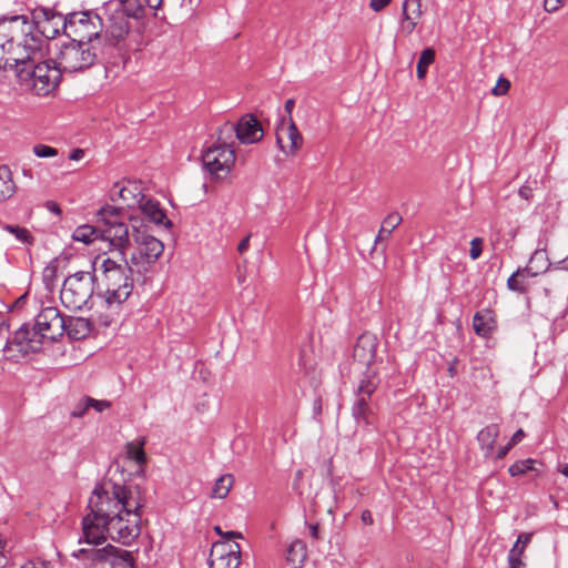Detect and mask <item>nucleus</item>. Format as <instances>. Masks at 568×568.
Here are the masks:
<instances>
[{
  "label": "nucleus",
  "mask_w": 568,
  "mask_h": 568,
  "mask_svg": "<svg viewBox=\"0 0 568 568\" xmlns=\"http://www.w3.org/2000/svg\"><path fill=\"white\" fill-rule=\"evenodd\" d=\"M90 498V513L82 518V541L98 546L112 540L130 546L141 534L142 510L145 506V490L140 485H120L109 481L95 486Z\"/></svg>",
  "instance_id": "obj_1"
},
{
  "label": "nucleus",
  "mask_w": 568,
  "mask_h": 568,
  "mask_svg": "<svg viewBox=\"0 0 568 568\" xmlns=\"http://www.w3.org/2000/svg\"><path fill=\"white\" fill-rule=\"evenodd\" d=\"M100 270L101 278L98 276L95 297L101 300V306L108 313H101L98 322L101 326L109 327L114 321L115 314L122 304L131 296L133 290V266L126 256L124 260L105 257L102 260Z\"/></svg>",
  "instance_id": "obj_2"
},
{
  "label": "nucleus",
  "mask_w": 568,
  "mask_h": 568,
  "mask_svg": "<svg viewBox=\"0 0 568 568\" xmlns=\"http://www.w3.org/2000/svg\"><path fill=\"white\" fill-rule=\"evenodd\" d=\"M100 256H97L92 263V270L95 272V265ZM98 275L95 273L79 271L69 275L60 292V300L64 307L78 311L82 307L91 310L94 305L93 296H95Z\"/></svg>",
  "instance_id": "obj_3"
},
{
  "label": "nucleus",
  "mask_w": 568,
  "mask_h": 568,
  "mask_svg": "<svg viewBox=\"0 0 568 568\" xmlns=\"http://www.w3.org/2000/svg\"><path fill=\"white\" fill-rule=\"evenodd\" d=\"M67 14L58 12L52 8L37 7L31 12L30 27H27L31 34L27 43L30 52L40 51L44 40H53L62 32L65 36Z\"/></svg>",
  "instance_id": "obj_4"
},
{
  "label": "nucleus",
  "mask_w": 568,
  "mask_h": 568,
  "mask_svg": "<svg viewBox=\"0 0 568 568\" xmlns=\"http://www.w3.org/2000/svg\"><path fill=\"white\" fill-rule=\"evenodd\" d=\"M57 59L63 71L73 73L91 68L97 61L105 62L108 58L104 48L98 44L70 40L60 44Z\"/></svg>",
  "instance_id": "obj_5"
},
{
  "label": "nucleus",
  "mask_w": 568,
  "mask_h": 568,
  "mask_svg": "<svg viewBox=\"0 0 568 568\" xmlns=\"http://www.w3.org/2000/svg\"><path fill=\"white\" fill-rule=\"evenodd\" d=\"M73 558L82 559L87 568H138L131 551L108 544L103 548H80Z\"/></svg>",
  "instance_id": "obj_6"
},
{
  "label": "nucleus",
  "mask_w": 568,
  "mask_h": 568,
  "mask_svg": "<svg viewBox=\"0 0 568 568\" xmlns=\"http://www.w3.org/2000/svg\"><path fill=\"white\" fill-rule=\"evenodd\" d=\"M122 209L104 205L97 212V222L102 223V240L114 247L115 254L120 260H124L125 250L131 245L129 226L121 221Z\"/></svg>",
  "instance_id": "obj_7"
},
{
  "label": "nucleus",
  "mask_w": 568,
  "mask_h": 568,
  "mask_svg": "<svg viewBox=\"0 0 568 568\" xmlns=\"http://www.w3.org/2000/svg\"><path fill=\"white\" fill-rule=\"evenodd\" d=\"M67 23L65 37L69 40L101 47L103 22L99 14L91 11L70 12Z\"/></svg>",
  "instance_id": "obj_8"
},
{
  "label": "nucleus",
  "mask_w": 568,
  "mask_h": 568,
  "mask_svg": "<svg viewBox=\"0 0 568 568\" xmlns=\"http://www.w3.org/2000/svg\"><path fill=\"white\" fill-rule=\"evenodd\" d=\"M204 170L212 180L224 181L235 165V151L223 135V139L209 146L201 155Z\"/></svg>",
  "instance_id": "obj_9"
},
{
  "label": "nucleus",
  "mask_w": 568,
  "mask_h": 568,
  "mask_svg": "<svg viewBox=\"0 0 568 568\" xmlns=\"http://www.w3.org/2000/svg\"><path fill=\"white\" fill-rule=\"evenodd\" d=\"M65 318L57 307L42 308L32 327L33 336H38L37 344L41 345L45 338L50 342L59 341L65 332Z\"/></svg>",
  "instance_id": "obj_10"
},
{
  "label": "nucleus",
  "mask_w": 568,
  "mask_h": 568,
  "mask_svg": "<svg viewBox=\"0 0 568 568\" xmlns=\"http://www.w3.org/2000/svg\"><path fill=\"white\" fill-rule=\"evenodd\" d=\"M233 133H235L236 139L242 144L257 143L264 135L262 124L252 113L242 115L236 124L230 121L224 122L223 125L219 128V140L221 141L223 135L230 140Z\"/></svg>",
  "instance_id": "obj_11"
},
{
  "label": "nucleus",
  "mask_w": 568,
  "mask_h": 568,
  "mask_svg": "<svg viewBox=\"0 0 568 568\" xmlns=\"http://www.w3.org/2000/svg\"><path fill=\"white\" fill-rule=\"evenodd\" d=\"M139 246V252L133 253L130 263L135 266L138 274H145L150 266L154 264L164 251L163 243L153 235L145 234L134 241Z\"/></svg>",
  "instance_id": "obj_12"
},
{
  "label": "nucleus",
  "mask_w": 568,
  "mask_h": 568,
  "mask_svg": "<svg viewBox=\"0 0 568 568\" xmlns=\"http://www.w3.org/2000/svg\"><path fill=\"white\" fill-rule=\"evenodd\" d=\"M27 27H30V19L27 16H11L0 18V36L9 42L10 48L17 42L30 52L27 40L31 37Z\"/></svg>",
  "instance_id": "obj_13"
},
{
  "label": "nucleus",
  "mask_w": 568,
  "mask_h": 568,
  "mask_svg": "<svg viewBox=\"0 0 568 568\" xmlns=\"http://www.w3.org/2000/svg\"><path fill=\"white\" fill-rule=\"evenodd\" d=\"M379 383L381 378L377 369H365L358 381L357 387L354 389V399L351 409L372 406V398L376 393Z\"/></svg>",
  "instance_id": "obj_14"
},
{
  "label": "nucleus",
  "mask_w": 568,
  "mask_h": 568,
  "mask_svg": "<svg viewBox=\"0 0 568 568\" xmlns=\"http://www.w3.org/2000/svg\"><path fill=\"white\" fill-rule=\"evenodd\" d=\"M32 72L36 73L32 88L38 95L51 93L59 85L62 78L61 68L50 65L48 61L37 63Z\"/></svg>",
  "instance_id": "obj_15"
},
{
  "label": "nucleus",
  "mask_w": 568,
  "mask_h": 568,
  "mask_svg": "<svg viewBox=\"0 0 568 568\" xmlns=\"http://www.w3.org/2000/svg\"><path fill=\"white\" fill-rule=\"evenodd\" d=\"M276 144L285 154H295L303 144V136L298 131L293 118L286 124V118L283 115L276 126Z\"/></svg>",
  "instance_id": "obj_16"
},
{
  "label": "nucleus",
  "mask_w": 568,
  "mask_h": 568,
  "mask_svg": "<svg viewBox=\"0 0 568 568\" xmlns=\"http://www.w3.org/2000/svg\"><path fill=\"white\" fill-rule=\"evenodd\" d=\"M110 24L102 32L101 47L104 48V54L108 58L111 52L122 42L129 33V22L119 16V11L110 17Z\"/></svg>",
  "instance_id": "obj_17"
},
{
  "label": "nucleus",
  "mask_w": 568,
  "mask_h": 568,
  "mask_svg": "<svg viewBox=\"0 0 568 568\" xmlns=\"http://www.w3.org/2000/svg\"><path fill=\"white\" fill-rule=\"evenodd\" d=\"M136 203L146 221L159 226L162 225L165 229H171L173 226V223L168 219L165 210L161 206L158 200L146 196L139 191V199L136 200Z\"/></svg>",
  "instance_id": "obj_18"
},
{
  "label": "nucleus",
  "mask_w": 568,
  "mask_h": 568,
  "mask_svg": "<svg viewBox=\"0 0 568 568\" xmlns=\"http://www.w3.org/2000/svg\"><path fill=\"white\" fill-rule=\"evenodd\" d=\"M378 338L376 335L365 332L357 337L354 345L353 357L366 365V369L374 368L372 365L376 359Z\"/></svg>",
  "instance_id": "obj_19"
},
{
  "label": "nucleus",
  "mask_w": 568,
  "mask_h": 568,
  "mask_svg": "<svg viewBox=\"0 0 568 568\" xmlns=\"http://www.w3.org/2000/svg\"><path fill=\"white\" fill-rule=\"evenodd\" d=\"M422 0H404L402 6L400 30L405 36H410L417 20L422 17Z\"/></svg>",
  "instance_id": "obj_20"
},
{
  "label": "nucleus",
  "mask_w": 568,
  "mask_h": 568,
  "mask_svg": "<svg viewBox=\"0 0 568 568\" xmlns=\"http://www.w3.org/2000/svg\"><path fill=\"white\" fill-rule=\"evenodd\" d=\"M473 328L475 333L484 338H488L497 329L496 315L491 310L476 312L473 317Z\"/></svg>",
  "instance_id": "obj_21"
},
{
  "label": "nucleus",
  "mask_w": 568,
  "mask_h": 568,
  "mask_svg": "<svg viewBox=\"0 0 568 568\" xmlns=\"http://www.w3.org/2000/svg\"><path fill=\"white\" fill-rule=\"evenodd\" d=\"M31 52H28L30 54ZM8 67L16 69V75L21 84H24L27 87L32 85L34 80V74L32 72L33 67H37V64L33 62V60L30 58V55H27L24 58H13L10 61V64Z\"/></svg>",
  "instance_id": "obj_22"
},
{
  "label": "nucleus",
  "mask_w": 568,
  "mask_h": 568,
  "mask_svg": "<svg viewBox=\"0 0 568 568\" xmlns=\"http://www.w3.org/2000/svg\"><path fill=\"white\" fill-rule=\"evenodd\" d=\"M93 329V324L90 320L84 317H67L65 332L71 339L80 341L90 335Z\"/></svg>",
  "instance_id": "obj_23"
},
{
  "label": "nucleus",
  "mask_w": 568,
  "mask_h": 568,
  "mask_svg": "<svg viewBox=\"0 0 568 568\" xmlns=\"http://www.w3.org/2000/svg\"><path fill=\"white\" fill-rule=\"evenodd\" d=\"M528 471L534 473L532 480H536L537 478L541 477L545 473V465L544 463L534 459V458H527L517 460L513 465L509 466L508 473L511 477H517L527 474Z\"/></svg>",
  "instance_id": "obj_24"
},
{
  "label": "nucleus",
  "mask_w": 568,
  "mask_h": 568,
  "mask_svg": "<svg viewBox=\"0 0 568 568\" xmlns=\"http://www.w3.org/2000/svg\"><path fill=\"white\" fill-rule=\"evenodd\" d=\"M241 550L240 545L236 541H215L211 547V551L209 555L207 564L209 567L215 562L217 568H223V561H220V558L224 556H230L233 552H239Z\"/></svg>",
  "instance_id": "obj_25"
},
{
  "label": "nucleus",
  "mask_w": 568,
  "mask_h": 568,
  "mask_svg": "<svg viewBox=\"0 0 568 568\" xmlns=\"http://www.w3.org/2000/svg\"><path fill=\"white\" fill-rule=\"evenodd\" d=\"M499 436V426L497 424H490L484 427L477 434V440L481 449H486L485 456L487 457L495 448V443Z\"/></svg>",
  "instance_id": "obj_26"
},
{
  "label": "nucleus",
  "mask_w": 568,
  "mask_h": 568,
  "mask_svg": "<svg viewBox=\"0 0 568 568\" xmlns=\"http://www.w3.org/2000/svg\"><path fill=\"white\" fill-rule=\"evenodd\" d=\"M102 240V227L83 224L78 226L72 233V240L82 242L87 245L93 243L95 240Z\"/></svg>",
  "instance_id": "obj_27"
},
{
  "label": "nucleus",
  "mask_w": 568,
  "mask_h": 568,
  "mask_svg": "<svg viewBox=\"0 0 568 568\" xmlns=\"http://www.w3.org/2000/svg\"><path fill=\"white\" fill-rule=\"evenodd\" d=\"M146 444L145 437H140L136 440H132L125 444V455L128 459L133 460L139 466L146 464V454L144 446Z\"/></svg>",
  "instance_id": "obj_28"
},
{
  "label": "nucleus",
  "mask_w": 568,
  "mask_h": 568,
  "mask_svg": "<svg viewBox=\"0 0 568 568\" xmlns=\"http://www.w3.org/2000/svg\"><path fill=\"white\" fill-rule=\"evenodd\" d=\"M306 558L307 550L305 542L298 539L293 541L287 549L286 561L293 568H301L304 565Z\"/></svg>",
  "instance_id": "obj_29"
},
{
  "label": "nucleus",
  "mask_w": 568,
  "mask_h": 568,
  "mask_svg": "<svg viewBox=\"0 0 568 568\" xmlns=\"http://www.w3.org/2000/svg\"><path fill=\"white\" fill-rule=\"evenodd\" d=\"M351 413L358 427H362L365 430H371V428L375 427L377 416L374 412L373 405L365 408L351 409Z\"/></svg>",
  "instance_id": "obj_30"
},
{
  "label": "nucleus",
  "mask_w": 568,
  "mask_h": 568,
  "mask_svg": "<svg viewBox=\"0 0 568 568\" xmlns=\"http://www.w3.org/2000/svg\"><path fill=\"white\" fill-rule=\"evenodd\" d=\"M16 192V184L8 165H0V201L10 199Z\"/></svg>",
  "instance_id": "obj_31"
},
{
  "label": "nucleus",
  "mask_w": 568,
  "mask_h": 568,
  "mask_svg": "<svg viewBox=\"0 0 568 568\" xmlns=\"http://www.w3.org/2000/svg\"><path fill=\"white\" fill-rule=\"evenodd\" d=\"M36 337L37 336H33V331L30 329L29 324L24 323L14 332V335L11 339L14 345L22 346L23 344H27L29 348L37 351L41 345H33V343H37Z\"/></svg>",
  "instance_id": "obj_32"
},
{
  "label": "nucleus",
  "mask_w": 568,
  "mask_h": 568,
  "mask_svg": "<svg viewBox=\"0 0 568 568\" xmlns=\"http://www.w3.org/2000/svg\"><path fill=\"white\" fill-rule=\"evenodd\" d=\"M233 484H234L233 475L224 474V475L220 476L215 480V484L213 486L212 497L220 498V499L225 498L229 495Z\"/></svg>",
  "instance_id": "obj_33"
},
{
  "label": "nucleus",
  "mask_w": 568,
  "mask_h": 568,
  "mask_svg": "<svg viewBox=\"0 0 568 568\" xmlns=\"http://www.w3.org/2000/svg\"><path fill=\"white\" fill-rule=\"evenodd\" d=\"M402 223V216L398 213L388 214L382 222V227L375 239V243L389 236L392 232Z\"/></svg>",
  "instance_id": "obj_34"
},
{
  "label": "nucleus",
  "mask_w": 568,
  "mask_h": 568,
  "mask_svg": "<svg viewBox=\"0 0 568 568\" xmlns=\"http://www.w3.org/2000/svg\"><path fill=\"white\" fill-rule=\"evenodd\" d=\"M435 61V50L433 48H426L422 51L417 62V78L419 80L425 79L428 67Z\"/></svg>",
  "instance_id": "obj_35"
},
{
  "label": "nucleus",
  "mask_w": 568,
  "mask_h": 568,
  "mask_svg": "<svg viewBox=\"0 0 568 568\" xmlns=\"http://www.w3.org/2000/svg\"><path fill=\"white\" fill-rule=\"evenodd\" d=\"M115 11H119V16L123 17L124 19H140L144 17V10L142 8V4L139 3L138 0H130L129 3H125V6H122L120 9H116Z\"/></svg>",
  "instance_id": "obj_36"
},
{
  "label": "nucleus",
  "mask_w": 568,
  "mask_h": 568,
  "mask_svg": "<svg viewBox=\"0 0 568 568\" xmlns=\"http://www.w3.org/2000/svg\"><path fill=\"white\" fill-rule=\"evenodd\" d=\"M529 264H532L541 273H546L551 263L548 258L546 250H536L529 258Z\"/></svg>",
  "instance_id": "obj_37"
},
{
  "label": "nucleus",
  "mask_w": 568,
  "mask_h": 568,
  "mask_svg": "<svg viewBox=\"0 0 568 568\" xmlns=\"http://www.w3.org/2000/svg\"><path fill=\"white\" fill-rule=\"evenodd\" d=\"M3 230L13 234L17 240H19L20 242H22L24 244L32 245L34 242V237L26 227H21L19 225H12V224H4Z\"/></svg>",
  "instance_id": "obj_38"
},
{
  "label": "nucleus",
  "mask_w": 568,
  "mask_h": 568,
  "mask_svg": "<svg viewBox=\"0 0 568 568\" xmlns=\"http://www.w3.org/2000/svg\"><path fill=\"white\" fill-rule=\"evenodd\" d=\"M129 221L132 229V237L134 241L148 234V225L145 224L144 216L141 217L136 215H131L129 216Z\"/></svg>",
  "instance_id": "obj_39"
},
{
  "label": "nucleus",
  "mask_w": 568,
  "mask_h": 568,
  "mask_svg": "<svg viewBox=\"0 0 568 568\" xmlns=\"http://www.w3.org/2000/svg\"><path fill=\"white\" fill-rule=\"evenodd\" d=\"M534 532H520L509 554L523 557L526 547L530 544Z\"/></svg>",
  "instance_id": "obj_40"
},
{
  "label": "nucleus",
  "mask_w": 568,
  "mask_h": 568,
  "mask_svg": "<svg viewBox=\"0 0 568 568\" xmlns=\"http://www.w3.org/2000/svg\"><path fill=\"white\" fill-rule=\"evenodd\" d=\"M521 276V271H515L507 280V288L511 292L519 294L527 293V286L518 280Z\"/></svg>",
  "instance_id": "obj_41"
},
{
  "label": "nucleus",
  "mask_w": 568,
  "mask_h": 568,
  "mask_svg": "<svg viewBox=\"0 0 568 568\" xmlns=\"http://www.w3.org/2000/svg\"><path fill=\"white\" fill-rule=\"evenodd\" d=\"M33 153L38 158H52L58 155V150L53 146L47 145V144H36L33 146Z\"/></svg>",
  "instance_id": "obj_42"
},
{
  "label": "nucleus",
  "mask_w": 568,
  "mask_h": 568,
  "mask_svg": "<svg viewBox=\"0 0 568 568\" xmlns=\"http://www.w3.org/2000/svg\"><path fill=\"white\" fill-rule=\"evenodd\" d=\"M9 42L0 36V69H6L10 64L11 59L7 58L6 54L11 51Z\"/></svg>",
  "instance_id": "obj_43"
},
{
  "label": "nucleus",
  "mask_w": 568,
  "mask_h": 568,
  "mask_svg": "<svg viewBox=\"0 0 568 568\" xmlns=\"http://www.w3.org/2000/svg\"><path fill=\"white\" fill-rule=\"evenodd\" d=\"M88 397L89 396L82 397L75 404L74 408L71 412V417H73V418H81V417H83L87 414V412L90 408V405H89V402H88Z\"/></svg>",
  "instance_id": "obj_44"
},
{
  "label": "nucleus",
  "mask_w": 568,
  "mask_h": 568,
  "mask_svg": "<svg viewBox=\"0 0 568 568\" xmlns=\"http://www.w3.org/2000/svg\"><path fill=\"white\" fill-rule=\"evenodd\" d=\"M510 88V82L508 79L500 77L496 83V85L491 89V93L496 97L504 95L508 92Z\"/></svg>",
  "instance_id": "obj_45"
},
{
  "label": "nucleus",
  "mask_w": 568,
  "mask_h": 568,
  "mask_svg": "<svg viewBox=\"0 0 568 568\" xmlns=\"http://www.w3.org/2000/svg\"><path fill=\"white\" fill-rule=\"evenodd\" d=\"M483 252V240L480 237H475L470 242L469 256L471 260H477Z\"/></svg>",
  "instance_id": "obj_46"
},
{
  "label": "nucleus",
  "mask_w": 568,
  "mask_h": 568,
  "mask_svg": "<svg viewBox=\"0 0 568 568\" xmlns=\"http://www.w3.org/2000/svg\"><path fill=\"white\" fill-rule=\"evenodd\" d=\"M88 402H89L90 408H93L99 413L103 412L104 409L110 408L112 405L110 400H105V399L100 400V399L92 398L90 396L88 397Z\"/></svg>",
  "instance_id": "obj_47"
},
{
  "label": "nucleus",
  "mask_w": 568,
  "mask_h": 568,
  "mask_svg": "<svg viewBox=\"0 0 568 568\" xmlns=\"http://www.w3.org/2000/svg\"><path fill=\"white\" fill-rule=\"evenodd\" d=\"M55 261H52L43 271V281L48 284L49 281H53L57 277L58 266Z\"/></svg>",
  "instance_id": "obj_48"
},
{
  "label": "nucleus",
  "mask_w": 568,
  "mask_h": 568,
  "mask_svg": "<svg viewBox=\"0 0 568 568\" xmlns=\"http://www.w3.org/2000/svg\"><path fill=\"white\" fill-rule=\"evenodd\" d=\"M517 271H521V276H538L539 274H542L540 270H537L532 264H527L525 267H518Z\"/></svg>",
  "instance_id": "obj_49"
},
{
  "label": "nucleus",
  "mask_w": 568,
  "mask_h": 568,
  "mask_svg": "<svg viewBox=\"0 0 568 568\" xmlns=\"http://www.w3.org/2000/svg\"><path fill=\"white\" fill-rule=\"evenodd\" d=\"M507 560L509 566L508 568H523L525 566L520 556L508 554Z\"/></svg>",
  "instance_id": "obj_50"
},
{
  "label": "nucleus",
  "mask_w": 568,
  "mask_h": 568,
  "mask_svg": "<svg viewBox=\"0 0 568 568\" xmlns=\"http://www.w3.org/2000/svg\"><path fill=\"white\" fill-rule=\"evenodd\" d=\"M564 2L561 0H544V8L547 12L557 11Z\"/></svg>",
  "instance_id": "obj_51"
},
{
  "label": "nucleus",
  "mask_w": 568,
  "mask_h": 568,
  "mask_svg": "<svg viewBox=\"0 0 568 568\" xmlns=\"http://www.w3.org/2000/svg\"><path fill=\"white\" fill-rule=\"evenodd\" d=\"M390 2V0H371L369 2V8L375 11V12H379L381 10H383L388 3Z\"/></svg>",
  "instance_id": "obj_52"
},
{
  "label": "nucleus",
  "mask_w": 568,
  "mask_h": 568,
  "mask_svg": "<svg viewBox=\"0 0 568 568\" xmlns=\"http://www.w3.org/2000/svg\"><path fill=\"white\" fill-rule=\"evenodd\" d=\"M518 193H519L520 197H523V199H525L527 201L532 199V187L527 185V184L523 185L519 189Z\"/></svg>",
  "instance_id": "obj_53"
},
{
  "label": "nucleus",
  "mask_w": 568,
  "mask_h": 568,
  "mask_svg": "<svg viewBox=\"0 0 568 568\" xmlns=\"http://www.w3.org/2000/svg\"><path fill=\"white\" fill-rule=\"evenodd\" d=\"M139 3L142 4V8L144 9L145 6L150 7L151 9H159L163 2V0H138Z\"/></svg>",
  "instance_id": "obj_54"
},
{
  "label": "nucleus",
  "mask_w": 568,
  "mask_h": 568,
  "mask_svg": "<svg viewBox=\"0 0 568 568\" xmlns=\"http://www.w3.org/2000/svg\"><path fill=\"white\" fill-rule=\"evenodd\" d=\"M525 437V432L519 428L518 430H516L514 433V435L511 436L510 440L508 442L509 444H511L513 446L517 445L518 443H520Z\"/></svg>",
  "instance_id": "obj_55"
},
{
  "label": "nucleus",
  "mask_w": 568,
  "mask_h": 568,
  "mask_svg": "<svg viewBox=\"0 0 568 568\" xmlns=\"http://www.w3.org/2000/svg\"><path fill=\"white\" fill-rule=\"evenodd\" d=\"M311 537L315 540L322 539L320 535V525L317 523L308 524Z\"/></svg>",
  "instance_id": "obj_56"
},
{
  "label": "nucleus",
  "mask_w": 568,
  "mask_h": 568,
  "mask_svg": "<svg viewBox=\"0 0 568 568\" xmlns=\"http://www.w3.org/2000/svg\"><path fill=\"white\" fill-rule=\"evenodd\" d=\"M44 206L52 213L57 215H61L62 211L60 205L54 201H47Z\"/></svg>",
  "instance_id": "obj_57"
},
{
  "label": "nucleus",
  "mask_w": 568,
  "mask_h": 568,
  "mask_svg": "<svg viewBox=\"0 0 568 568\" xmlns=\"http://www.w3.org/2000/svg\"><path fill=\"white\" fill-rule=\"evenodd\" d=\"M119 196H120L121 199H123L124 201H128L130 196H131V197H134V199H135L136 196H139V193H138V194H135V193H134L132 190H130L129 187H122V189L119 191Z\"/></svg>",
  "instance_id": "obj_58"
},
{
  "label": "nucleus",
  "mask_w": 568,
  "mask_h": 568,
  "mask_svg": "<svg viewBox=\"0 0 568 568\" xmlns=\"http://www.w3.org/2000/svg\"><path fill=\"white\" fill-rule=\"evenodd\" d=\"M84 156V150L77 148L73 149L69 154V160L71 161H79Z\"/></svg>",
  "instance_id": "obj_59"
},
{
  "label": "nucleus",
  "mask_w": 568,
  "mask_h": 568,
  "mask_svg": "<svg viewBox=\"0 0 568 568\" xmlns=\"http://www.w3.org/2000/svg\"><path fill=\"white\" fill-rule=\"evenodd\" d=\"M242 537H243V536H242V534H241V532H239V531H233V530H231V531H226V532H224V536H222V538H224V540H223V541H230V542H233V541H234V539L242 538Z\"/></svg>",
  "instance_id": "obj_60"
},
{
  "label": "nucleus",
  "mask_w": 568,
  "mask_h": 568,
  "mask_svg": "<svg viewBox=\"0 0 568 568\" xmlns=\"http://www.w3.org/2000/svg\"><path fill=\"white\" fill-rule=\"evenodd\" d=\"M514 446L509 443H507L505 446L500 447L496 454V458L497 459H503L507 456V454L509 453V450L513 448Z\"/></svg>",
  "instance_id": "obj_61"
},
{
  "label": "nucleus",
  "mask_w": 568,
  "mask_h": 568,
  "mask_svg": "<svg viewBox=\"0 0 568 568\" xmlns=\"http://www.w3.org/2000/svg\"><path fill=\"white\" fill-rule=\"evenodd\" d=\"M295 106V100L294 99H287L284 103V111L290 116H292L293 109ZM290 122V119L287 120Z\"/></svg>",
  "instance_id": "obj_62"
},
{
  "label": "nucleus",
  "mask_w": 568,
  "mask_h": 568,
  "mask_svg": "<svg viewBox=\"0 0 568 568\" xmlns=\"http://www.w3.org/2000/svg\"><path fill=\"white\" fill-rule=\"evenodd\" d=\"M361 519L362 521L365 524V525H373L374 524V519H373V515L372 513L368 510V509H365L362 515H361Z\"/></svg>",
  "instance_id": "obj_63"
},
{
  "label": "nucleus",
  "mask_w": 568,
  "mask_h": 568,
  "mask_svg": "<svg viewBox=\"0 0 568 568\" xmlns=\"http://www.w3.org/2000/svg\"><path fill=\"white\" fill-rule=\"evenodd\" d=\"M250 245V235L245 236L237 245L239 253L243 254L247 251Z\"/></svg>",
  "instance_id": "obj_64"
}]
</instances>
